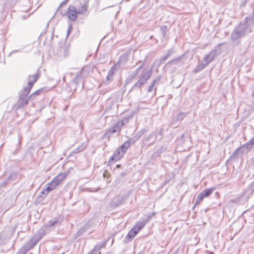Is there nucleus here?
<instances>
[{
    "mask_svg": "<svg viewBox=\"0 0 254 254\" xmlns=\"http://www.w3.org/2000/svg\"><path fill=\"white\" fill-rule=\"evenodd\" d=\"M60 222L58 221L57 218H54L51 220H50L47 224H45L46 226H48L49 229H50L51 227L54 226L57 224H59Z\"/></svg>",
    "mask_w": 254,
    "mask_h": 254,
    "instance_id": "obj_23",
    "label": "nucleus"
},
{
    "mask_svg": "<svg viewBox=\"0 0 254 254\" xmlns=\"http://www.w3.org/2000/svg\"><path fill=\"white\" fill-rule=\"evenodd\" d=\"M146 223V221L144 220L142 221L138 222L133 228L138 233L139 231L145 226Z\"/></svg>",
    "mask_w": 254,
    "mask_h": 254,
    "instance_id": "obj_18",
    "label": "nucleus"
},
{
    "mask_svg": "<svg viewBox=\"0 0 254 254\" xmlns=\"http://www.w3.org/2000/svg\"><path fill=\"white\" fill-rule=\"evenodd\" d=\"M209 254H214L213 252H209Z\"/></svg>",
    "mask_w": 254,
    "mask_h": 254,
    "instance_id": "obj_48",
    "label": "nucleus"
},
{
    "mask_svg": "<svg viewBox=\"0 0 254 254\" xmlns=\"http://www.w3.org/2000/svg\"><path fill=\"white\" fill-rule=\"evenodd\" d=\"M130 146V143L128 141H125L121 146H120L118 149L122 151H123L125 153L127 149Z\"/></svg>",
    "mask_w": 254,
    "mask_h": 254,
    "instance_id": "obj_21",
    "label": "nucleus"
},
{
    "mask_svg": "<svg viewBox=\"0 0 254 254\" xmlns=\"http://www.w3.org/2000/svg\"><path fill=\"white\" fill-rule=\"evenodd\" d=\"M86 231V227L84 226L82 228H80V229L78 231L77 234L78 236H80L83 235L85 232Z\"/></svg>",
    "mask_w": 254,
    "mask_h": 254,
    "instance_id": "obj_33",
    "label": "nucleus"
},
{
    "mask_svg": "<svg viewBox=\"0 0 254 254\" xmlns=\"http://www.w3.org/2000/svg\"><path fill=\"white\" fill-rule=\"evenodd\" d=\"M37 80H30L26 86L18 93V99L14 105L13 108L15 110L22 109L26 106L29 102L32 101L30 99V96L28 97L31 89Z\"/></svg>",
    "mask_w": 254,
    "mask_h": 254,
    "instance_id": "obj_1",
    "label": "nucleus"
},
{
    "mask_svg": "<svg viewBox=\"0 0 254 254\" xmlns=\"http://www.w3.org/2000/svg\"><path fill=\"white\" fill-rule=\"evenodd\" d=\"M157 80H153L151 84L149 86L148 89H147V92L148 93L151 92L153 91V90H155V91H156L157 88L155 87V84Z\"/></svg>",
    "mask_w": 254,
    "mask_h": 254,
    "instance_id": "obj_29",
    "label": "nucleus"
},
{
    "mask_svg": "<svg viewBox=\"0 0 254 254\" xmlns=\"http://www.w3.org/2000/svg\"><path fill=\"white\" fill-rule=\"evenodd\" d=\"M184 135H184V133H183V134L181 135V138H183V137H184Z\"/></svg>",
    "mask_w": 254,
    "mask_h": 254,
    "instance_id": "obj_46",
    "label": "nucleus"
},
{
    "mask_svg": "<svg viewBox=\"0 0 254 254\" xmlns=\"http://www.w3.org/2000/svg\"><path fill=\"white\" fill-rule=\"evenodd\" d=\"M125 153L123 151H121L118 148L115 151L113 155L110 157L108 161V165H111L113 162L118 161L122 157H123Z\"/></svg>",
    "mask_w": 254,
    "mask_h": 254,
    "instance_id": "obj_6",
    "label": "nucleus"
},
{
    "mask_svg": "<svg viewBox=\"0 0 254 254\" xmlns=\"http://www.w3.org/2000/svg\"><path fill=\"white\" fill-rule=\"evenodd\" d=\"M51 229L48 228L47 226L44 225L42 226L34 235L40 240L47 233L50 232Z\"/></svg>",
    "mask_w": 254,
    "mask_h": 254,
    "instance_id": "obj_7",
    "label": "nucleus"
},
{
    "mask_svg": "<svg viewBox=\"0 0 254 254\" xmlns=\"http://www.w3.org/2000/svg\"><path fill=\"white\" fill-rule=\"evenodd\" d=\"M128 173V170H126L122 172L120 174V177L118 178V180H121V181H123Z\"/></svg>",
    "mask_w": 254,
    "mask_h": 254,
    "instance_id": "obj_32",
    "label": "nucleus"
},
{
    "mask_svg": "<svg viewBox=\"0 0 254 254\" xmlns=\"http://www.w3.org/2000/svg\"><path fill=\"white\" fill-rule=\"evenodd\" d=\"M106 242H103L95 245L93 249L87 254H97L100 250L106 246Z\"/></svg>",
    "mask_w": 254,
    "mask_h": 254,
    "instance_id": "obj_13",
    "label": "nucleus"
},
{
    "mask_svg": "<svg viewBox=\"0 0 254 254\" xmlns=\"http://www.w3.org/2000/svg\"><path fill=\"white\" fill-rule=\"evenodd\" d=\"M241 147H242L241 154L247 152L253 148V146L248 142L241 146Z\"/></svg>",
    "mask_w": 254,
    "mask_h": 254,
    "instance_id": "obj_19",
    "label": "nucleus"
},
{
    "mask_svg": "<svg viewBox=\"0 0 254 254\" xmlns=\"http://www.w3.org/2000/svg\"><path fill=\"white\" fill-rule=\"evenodd\" d=\"M147 81V80H138L133 85L132 89L140 88L146 83Z\"/></svg>",
    "mask_w": 254,
    "mask_h": 254,
    "instance_id": "obj_22",
    "label": "nucleus"
},
{
    "mask_svg": "<svg viewBox=\"0 0 254 254\" xmlns=\"http://www.w3.org/2000/svg\"><path fill=\"white\" fill-rule=\"evenodd\" d=\"M188 112H181L177 114L174 119H172L171 124H173L177 122L182 121L188 115Z\"/></svg>",
    "mask_w": 254,
    "mask_h": 254,
    "instance_id": "obj_11",
    "label": "nucleus"
},
{
    "mask_svg": "<svg viewBox=\"0 0 254 254\" xmlns=\"http://www.w3.org/2000/svg\"><path fill=\"white\" fill-rule=\"evenodd\" d=\"M16 254H26V253L24 252V251L20 248L18 250V251L16 253Z\"/></svg>",
    "mask_w": 254,
    "mask_h": 254,
    "instance_id": "obj_41",
    "label": "nucleus"
},
{
    "mask_svg": "<svg viewBox=\"0 0 254 254\" xmlns=\"http://www.w3.org/2000/svg\"><path fill=\"white\" fill-rule=\"evenodd\" d=\"M215 189V187H212L210 188H206L203 191H202L197 195L193 209L195 206L198 205L199 204L200 201H202L205 197H208L209 195H210Z\"/></svg>",
    "mask_w": 254,
    "mask_h": 254,
    "instance_id": "obj_4",
    "label": "nucleus"
},
{
    "mask_svg": "<svg viewBox=\"0 0 254 254\" xmlns=\"http://www.w3.org/2000/svg\"><path fill=\"white\" fill-rule=\"evenodd\" d=\"M87 6L85 4L81 5L78 10H77L74 6L70 5L67 8V10L66 12V14L70 20L73 21L76 20L78 14L84 13L87 11Z\"/></svg>",
    "mask_w": 254,
    "mask_h": 254,
    "instance_id": "obj_2",
    "label": "nucleus"
},
{
    "mask_svg": "<svg viewBox=\"0 0 254 254\" xmlns=\"http://www.w3.org/2000/svg\"><path fill=\"white\" fill-rule=\"evenodd\" d=\"M249 143L253 146V148H254V139L252 138L250 140L248 141Z\"/></svg>",
    "mask_w": 254,
    "mask_h": 254,
    "instance_id": "obj_40",
    "label": "nucleus"
},
{
    "mask_svg": "<svg viewBox=\"0 0 254 254\" xmlns=\"http://www.w3.org/2000/svg\"><path fill=\"white\" fill-rule=\"evenodd\" d=\"M138 234L137 231H136L133 228H132L127 233L126 237L125 238L123 242L125 244H127L129 242L131 241L134 237Z\"/></svg>",
    "mask_w": 254,
    "mask_h": 254,
    "instance_id": "obj_8",
    "label": "nucleus"
},
{
    "mask_svg": "<svg viewBox=\"0 0 254 254\" xmlns=\"http://www.w3.org/2000/svg\"><path fill=\"white\" fill-rule=\"evenodd\" d=\"M72 25L71 24H70L69 26H68V29H67V35H69V33H71V32L72 31Z\"/></svg>",
    "mask_w": 254,
    "mask_h": 254,
    "instance_id": "obj_39",
    "label": "nucleus"
},
{
    "mask_svg": "<svg viewBox=\"0 0 254 254\" xmlns=\"http://www.w3.org/2000/svg\"><path fill=\"white\" fill-rule=\"evenodd\" d=\"M120 167H121V165H117L116 166V167H117V168H120Z\"/></svg>",
    "mask_w": 254,
    "mask_h": 254,
    "instance_id": "obj_47",
    "label": "nucleus"
},
{
    "mask_svg": "<svg viewBox=\"0 0 254 254\" xmlns=\"http://www.w3.org/2000/svg\"><path fill=\"white\" fill-rule=\"evenodd\" d=\"M77 81H78V80H72V82L73 83H77Z\"/></svg>",
    "mask_w": 254,
    "mask_h": 254,
    "instance_id": "obj_44",
    "label": "nucleus"
},
{
    "mask_svg": "<svg viewBox=\"0 0 254 254\" xmlns=\"http://www.w3.org/2000/svg\"><path fill=\"white\" fill-rule=\"evenodd\" d=\"M7 239L3 232L0 233V246H3L7 243Z\"/></svg>",
    "mask_w": 254,
    "mask_h": 254,
    "instance_id": "obj_25",
    "label": "nucleus"
},
{
    "mask_svg": "<svg viewBox=\"0 0 254 254\" xmlns=\"http://www.w3.org/2000/svg\"><path fill=\"white\" fill-rule=\"evenodd\" d=\"M82 84H83V86H84V85L85 84V82L84 81L83 82Z\"/></svg>",
    "mask_w": 254,
    "mask_h": 254,
    "instance_id": "obj_49",
    "label": "nucleus"
},
{
    "mask_svg": "<svg viewBox=\"0 0 254 254\" xmlns=\"http://www.w3.org/2000/svg\"><path fill=\"white\" fill-rule=\"evenodd\" d=\"M138 112V109L134 110L131 112L129 114L127 115L122 120V122H124V124H127L129 122V120L132 118L133 116L135 114H137Z\"/></svg>",
    "mask_w": 254,
    "mask_h": 254,
    "instance_id": "obj_14",
    "label": "nucleus"
},
{
    "mask_svg": "<svg viewBox=\"0 0 254 254\" xmlns=\"http://www.w3.org/2000/svg\"><path fill=\"white\" fill-rule=\"evenodd\" d=\"M153 137H155L154 131L149 133L147 137L144 139V141L146 142H151V143H153L155 141V140L152 139Z\"/></svg>",
    "mask_w": 254,
    "mask_h": 254,
    "instance_id": "obj_26",
    "label": "nucleus"
},
{
    "mask_svg": "<svg viewBox=\"0 0 254 254\" xmlns=\"http://www.w3.org/2000/svg\"><path fill=\"white\" fill-rule=\"evenodd\" d=\"M87 146V145L84 143H82L80 145H79L77 147H76L74 150L72 151L71 153L72 154H77L78 153L84 150Z\"/></svg>",
    "mask_w": 254,
    "mask_h": 254,
    "instance_id": "obj_17",
    "label": "nucleus"
},
{
    "mask_svg": "<svg viewBox=\"0 0 254 254\" xmlns=\"http://www.w3.org/2000/svg\"><path fill=\"white\" fill-rule=\"evenodd\" d=\"M173 254H176V252H174Z\"/></svg>",
    "mask_w": 254,
    "mask_h": 254,
    "instance_id": "obj_50",
    "label": "nucleus"
},
{
    "mask_svg": "<svg viewBox=\"0 0 254 254\" xmlns=\"http://www.w3.org/2000/svg\"><path fill=\"white\" fill-rule=\"evenodd\" d=\"M68 1H69V0H64L61 3V5L66 4L68 2Z\"/></svg>",
    "mask_w": 254,
    "mask_h": 254,
    "instance_id": "obj_43",
    "label": "nucleus"
},
{
    "mask_svg": "<svg viewBox=\"0 0 254 254\" xmlns=\"http://www.w3.org/2000/svg\"><path fill=\"white\" fill-rule=\"evenodd\" d=\"M170 181V180H167V179H166L164 182L163 183H162V187H163V186H164L166 184H167L168 183V182H169Z\"/></svg>",
    "mask_w": 254,
    "mask_h": 254,
    "instance_id": "obj_42",
    "label": "nucleus"
},
{
    "mask_svg": "<svg viewBox=\"0 0 254 254\" xmlns=\"http://www.w3.org/2000/svg\"><path fill=\"white\" fill-rule=\"evenodd\" d=\"M13 154H17V150H15L13 152Z\"/></svg>",
    "mask_w": 254,
    "mask_h": 254,
    "instance_id": "obj_45",
    "label": "nucleus"
},
{
    "mask_svg": "<svg viewBox=\"0 0 254 254\" xmlns=\"http://www.w3.org/2000/svg\"><path fill=\"white\" fill-rule=\"evenodd\" d=\"M137 140H138V139L136 138L135 136H134L133 137L129 138L126 141L129 142L130 145L131 144L134 143Z\"/></svg>",
    "mask_w": 254,
    "mask_h": 254,
    "instance_id": "obj_34",
    "label": "nucleus"
},
{
    "mask_svg": "<svg viewBox=\"0 0 254 254\" xmlns=\"http://www.w3.org/2000/svg\"><path fill=\"white\" fill-rule=\"evenodd\" d=\"M59 184H57V181L54 179L50 183H48L45 187V190L47 192L52 191L55 189Z\"/></svg>",
    "mask_w": 254,
    "mask_h": 254,
    "instance_id": "obj_12",
    "label": "nucleus"
},
{
    "mask_svg": "<svg viewBox=\"0 0 254 254\" xmlns=\"http://www.w3.org/2000/svg\"><path fill=\"white\" fill-rule=\"evenodd\" d=\"M40 240L34 235L30 240L23 245L20 248L26 254L30 250L32 249Z\"/></svg>",
    "mask_w": 254,
    "mask_h": 254,
    "instance_id": "obj_5",
    "label": "nucleus"
},
{
    "mask_svg": "<svg viewBox=\"0 0 254 254\" xmlns=\"http://www.w3.org/2000/svg\"><path fill=\"white\" fill-rule=\"evenodd\" d=\"M242 147H239L237 148L233 153L230 156L229 159L230 160H235L238 158V153L240 152L241 153Z\"/></svg>",
    "mask_w": 254,
    "mask_h": 254,
    "instance_id": "obj_20",
    "label": "nucleus"
},
{
    "mask_svg": "<svg viewBox=\"0 0 254 254\" xmlns=\"http://www.w3.org/2000/svg\"><path fill=\"white\" fill-rule=\"evenodd\" d=\"M114 133L111 131V130L109 128L106 130V132L104 133L103 136L102 137L103 138H109L110 136L113 134Z\"/></svg>",
    "mask_w": 254,
    "mask_h": 254,
    "instance_id": "obj_30",
    "label": "nucleus"
},
{
    "mask_svg": "<svg viewBox=\"0 0 254 254\" xmlns=\"http://www.w3.org/2000/svg\"><path fill=\"white\" fill-rule=\"evenodd\" d=\"M163 129L161 128L159 130L154 131L155 139H157L159 141L162 139V133Z\"/></svg>",
    "mask_w": 254,
    "mask_h": 254,
    "instance_id": "obj_27",
    "label": "nucleus"
},
{
    "mask_svg": "<svg viewBox=\"0 0 254 254\" xmlns=\"http://www.w3.org/2000/svg\"><path fill=\"white\" fill-rule=\"evenodd\" d=\"M254 192V181L250 184L245 190L243 193V196L249 198Z\"/></svg>",
    "mask_w": 254,
    "mask_h": 254,
    "instance_id": "obj_9",
    "label": "nucleus"
},
{
    "mask_svg": "<svg viewBox=\"0 0 254 254\" xmlns=\"http://www.w3.org/2000/svg\"><path fill=\"white\" fill-rule=\"evenodd\" d=\"M48 192H47L46 190H45V187H44L43 190L40 192L37 197V201L40 202L42 201L45 198Z\"/></svg>",
    "mask_w": 254,
    "mask_h": 254,
    "instance_id": "obj_16",
    "label": "nucleus"
},
{
    "mask_svg": "<svg viewBox=\"0 0 254 254\" xmlns=\"http://www.w3.org/2000/svg\"><path fill=\"white\" fill-rule=\"evenodd\" d=\"M166 149L165 146H161L153 153V157L155 158L158 157L162 152H164Z\"/></svg>",
    "mask_w": 254,
    "mask_h": 254,
    "instance_id": "obj_24",
    "label": "nucleus"
},
{
    "mask_svg": "<svg viewBox=\"0 0 254 254\" xmlns=\"http://www.w3.org/2000/svg\"><path fill=\"white\" fill-rule=\"evenodd\" d=\"M67 173L66 172L62 173L57 175L54 179L57 181V184H60L67 177Z\"/></svg>",
    "mask_w": 254,
    "mask_h": 254,
    "instance_id": "obj_15",
    "label": "nucleus"
},
{
    "mask_svg": "<svg viewBox=\"0 0 254 254\" xmlns=\"http://www.w3.org/2000/svg\"><path fill=\"white\" fill-rule=\"evenodd\" d=\"M146 131H147V130L145 128H143L139 130L135 136L139 139Z\"/></svg>",
    "mask_w": 254,
    "mask_h": 254,
    "instance_id": "obj_31",
    "label": "nucleus"
},
{
    "mask_svg": "<svg viewBox=\"0 0 254 254\" xmlns=\"http://www.w3.org/2000/svg\"><path fill=\"white\" fill-rule=\"evenodd\" d=\"M18 175V173L16 172H11L8 177L6 179L9 182L15 180Z\"/></svg>",
    "mask_w": 254,
    "mask_h": 254,
    "instance_id": "obj_28",
    "label": "nucleus"
},
{
    "mask_svg": "<svg viewBox=\"0 0 254 254\" xmlns=\"http://www.w3.org/2000/svg\"><path fill=\"white\" fill-rule=\"evenodd\" d=\"M124 125V122H122V121H120L117 123L116 124V126L117 127V128L121 131L122 129V128L123 126Z\"/></svg>",
    "mask_w": 254,
    "mask_h": 254,
    "instance_id": "obj_35",
    "label": "nucleus"
},
{
    "mask_svg": "<svg viewBox=\"0 0 254 254\" xmlns=\"http://www.w3.org/2000/svg\"><path fill=\"white\" fill-rule=\"evenodd\" d=\"M154 213H153L152 214L149 215L147 217L146 219H145V221H146V222L147 223L150 220V219L152 217V216H154Z\"/></svg>",
    "mask_w": 254,
    "mask_h": 254,
    "instance_id": "obj_38",
    "label": "nucleus"
},
{
    "mask_svg": "<svg viewBox=\"0 0 254 254\" xmlns=\"http://www.w3.org/2000/svg\"><path fill=\"white\" fill-rule=\"evenodd\" d=\"M128 194H124L122 195H118L114 197L110 202V205L113 208H115L124 203L128 198Z\"/></svg>",
    "mask_w": 254,
    "mask_h": 254,
    "instance_id": "obj_3",
    "label": "nucleus"
},
{
    "mask_svg": "<svg viewBox=\"0 0 254 254\" xmlns=\"http://www.w3.org/2000/svg\"><path fill=\"white\" fill-rule=\"evenodd\" d=\"M112 132L114 133L116 132H120V130L117 128V127L116 126H113L112 127L109 128Z\"/></svg>",
    "mask_w": 254,
    "mask_h": 254,
    "instance_id": "obj_36",
    "label": "nucleus"
},
{
    "mask_svg": "<svg viewBox=\"0 0 254 254\" xmlns=\"http://www.w3.org/2000/svg\"><path fill=\"white\" fill-rule=\"evenodd\" d=\"M9 183V182L8 181V180L7 179H6L5 181H4L0 183V187H5Z\"/></svg>",
    "mask_w": 254,
    "mask_h": 254,
    "instance_id": "obj_37",
    "label": "nucleus"
},
{
    "mask_svg": "<svg viewBox=\"0 0 254 254\" xmlns=\"http://www.w3.org/2000/svg\"><path fill=\"white\" fill-rule=\"evenodd\" d=\"M50 89L51 88L47 89V87H43L40 88L30 95V99L32 100V101H34L37 96L39 95L41 93H46L50 90Z\"/></svg>",
    "mask_w": 254,
    "mask_h": 254,
    "instance_id": "obj_10",
    "label": "nucleus"
}]
</instances>
